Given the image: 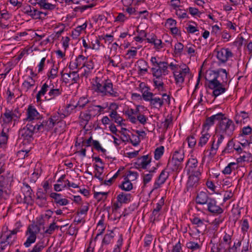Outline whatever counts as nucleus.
<instances>
[{
    "label": "nucleus",
    "instance_id": "f257e3e1",
    "mask_svg": "<svg viewBox=\"0 0 252 252\" xmlns=\"http://www.w3.org/2000/svg\"><path fill=\"white\" fill-rule=\"evenodd\" d=\"M93 80V90L101 96L114 97L119 96V93L113 88V84L110 79L108 78L102 80L95 77Z\"/></svg>",
    "mask_w": 252,
    "mask_h": 252
},
{
    "label": "nucleus",
    "instance_id": "f03ea898",
    "mask_svg": "<svg viewBox=\"0 0 252 252\" xmlns=\"http://www.w3.org/2000/svg\"><path fill=\"white\" fill-rule=\"evenodd\" d=\"M234 240L233 231L225 232L222 239L213 245L211 252H220L222 250L224 252H236V243Z\"/></svg>",
    "mask_w": 252,
    "mask_h": 252
},
{
    "label": "nucleus",
    "instance_id": "7ed1b4c3",
    "mask_svg": "<svg viewBox=\"0 0 252 252\" xmlns=\"http://www.w3.org/2000/svg\"><path fill=\"white\" fill-rule=\"evenodd\" d=\"M35 131V126H33L27 124L25 126L19 130V138L22 140L24 144L30 143L33 140V134Z\"/></svg>",
    "mask_w": 252,
    "mask_h": 252
},
{
    "label": "nucleus",
    "instance_id": "20e7f679",
    "mask_svg": "<svg viewBox=\"0 0 252 252\" xmlns=\"http://www.w3.org/2000/svg\"><path fill=\"white\" fill-rule=\"evenodd\" d=\"M219 128L222 133H225L228 135L232 134L235 129V126L232 120L223 116L219 120Z\"/></svg>",
    "mask_w": 252,
    "mask_h": 252
},
{
    "label": "nucleus",
    "instance_id": "39448f33",
    "mask_svg": "<svg viewBox=\"0 0 252 252\" xmlns=\"http://www.w3.org/2000/svg\"><path fill=\"white\" fill-rule=\"evenodd\" d=\"M205 87L206 88L213 90V96H215V97L224 93L225 91V89L223 87L222 83L219 80L215 81L210 80L209 84H205Z\"/></svg>",
    "mask_w": 252,
    "mask_h": 252
},
{
    "label": "nucleus",
    "instance_id": "423d86ee",
    "mask_svg": "<svg viewBox=\"0 0 252 252\" xmlns=\"http://www.w3.org/2000/svg\"><path fill=\"white\" fill-rule=\"evenodd\" d=\"M224 139V136L222 134H216L213 136L211 140V146L210 149L208 157L212 158L217 154V151L219 148L220 145L222 143Z\"/></svg>",
    "mask_w": 252,
    "mask_h": 252
},
{
    "label": "nucleus",
    "instance_id": "0eeeda50",
    "mask_svg": "<svg viewBox=\"0 0 252 252\" xmlns=\"http://www.w3.org/2000/svg\"><path fill=\"white\" fill-rule=\"evenodd\" d=\"M42 118V116L38 112L35 108L32 106L29 105L27 110V117L24 120L28 122L27 124L32 125V121L33 120H40Z\"/></svg>",
    "mask_w": 252,
    "mask_h": 252
},
{
    "label": "nucleus",
    "instance_id": "6e6552de",
    "mask_svg": "<svg viewBox=\"0 0 252 252\" xmlns=\"http://www.w3.org/2000/svg\"><path fill=\"white\" fill-rule=\"evenodd\" d=\"M223 116V113H218L216 115H213L206 119L205 122L203 125L202 132L208 131L210 127L214 125L215 121H219V120Z\"/></svg>",
    "mask_w": 252,
    "mask_h": 252
},
{
    "label": "nucleus",
    "instance_id": "1a4fd4ad",
    "mask_svg": "<svg viewBox=\"0 0 252 252\" xmlns=\"http://www.w3.org/2000/svg\"><path fill=\"white\" fill-rule=\"evenodd\" d=\"M118 108V106L116 103L113 102L111 103L110 105L108 108L109 110H112L110 114H109V116L113 119L114 120V122L116 123H117L119 126L123 125V119L118 114L116 110Z\"/></svg>",
    "mask_w": 252,
    "mask_h": 252
},
{
    "label": "nucleus",
    "instance_id": "9d476101",
    "mask_svg": "<svg viewBox=\"0 0 252 252\" xmlns=\"http://www.w3.org/2000/svg\"><path fill=\"white\" fill-rule=\"evenodd\" d=\"M207 204V209L209 212L214 214L220 215L223 212V209L217 205V201L215 198H211L209 200Z\"/></svg>",
    "mask_w": 252,
    "mask_h": 252
},
{
    "label": "nucleus",
    "instance_id": "9b49d317",
    "mask_svg": "<svg viewBox=\"0 0 252 252\" xmlns=\"http://www.w3.org/2000/svg\"><path fill=\"white\" fill-rule=\"evenodd\" d=\"M47 193L41 189H39L36 193L35 203L40 208L45 206L47 204Z\"/></svg>",
    "mask_w": 252,
    "mask_h": 252
},
{
    "label": "nucleus",
    "instance_id": "f8f14e48",
    "mask_svg": "<svg viewBox=\"0 0 252 252\" xmlns=\"http://www.w3.org/2000/svg\"><path fill=\"white\" fill-rule=\"evenodd\" d=\"M169 176V174L165 170H162L157 179L156 180L153 186L152 191L157 189L163 184Z\"/></svg>",
    "mask_w": 252,
    "mask_h": 252
},
{
    "label": "nucleus",
    "instance_id": "ddd939ff",
    "mask_svg": "<svg viewBox=\"0 0 252 252\" xmlns=\"http://www.w3.org/2000/svg\"><path fill=\"white\" fill-rule=\"evenodd\" d=\"M39 229L37 228V232L33 231L30 227H28L27 231V234L29 233V236L28 237L27 240L24 243V245L25 247H29L32 244L35 242L36 239V233L39 232Z\"/></svg>",
    "mask_w": 252,
    "mask_h": 252
},
{
    "label": "nucleus",
    "instance_id": "4468645a",
    "mask_svg": "<svg viewBox=\"0 0 252 252\" xmlns=\"http://www.w3.org/2000/svg\"><path fill=\"white\" fill-rule=\"evenodd\" d=\"M232 54L230 50L228 48L221 49L217 53V57L218 60L222 63H225L227 59L232 57Z\"/></svg>",
    "mask_w": 252,
    "mask_h": 252
},
{
    "label": "nucleus",
    "instance_id": "2eb2a0df",
    "mask_svg": "<svg viewBox=\"0 0 252 252\" xmlns=\"http://www.w3.org/2000/svg\"><path fill=\"white\" fill-rule=\"evenodd\" d=\"M65 77H64L63 82L65 84L70 83V81H71V84L75 83L79 80L78 71H72L69 73H65Z\"/></svg>",
    "mask_w": 252,
    "mask_h": 252
},
{
    "label": "nucleus",
    "instance_id": "dca6fc26",
    "mask_svg": "<svg viewBox=\"0 0 252 252\" xmlns=\"http://www.w3.org/2000/svg\"><path fill=\"white\" fill-rule=\"evenodd\" d=\"M89 102V99L85 97H80L77 102L75 104H69L67 107H71V109L77 108L78 110L82 109Z\"/></svg>",
    "mask_w": 252,
    "mask_h": 252
},
{
    "label": "nucleus",
    "instance_id": "f3484780",
    "mask_svg": "<svg viewBox=\"0 0 252 252\" xmlns=\"http://www.w3.org/2000/svg\"><path fill=\"white\" fill-rule=\"evenodd\" d=\"M35 4H38L40 8L53 10L55 9L56 5L48 2V0H34Z\"/></svg>",
    "mask_w": 252,
    "mask_h": 252
},
{
    "label": "nucleus",
    "instance_id": "a211bd4d",
    "mask_svg": "<svg viewBox=\"0 0 252 252\" xmlns=\"http://www.w3.org/2000/svg\"><path fill=\"white\" fill-rule=\"evenodd\" d=\"M212 197L208 196L207 192L200 191L196 197V202L200 205L206 204Z\"/></svg>",
    "mask_w": 252,
    "mask_h": 252
},
{
    "label": "nucleus",
    "instance_id": "6ab92c4d",
    "mask_svg": "<svg viewBox=\"0 0 252 252\" xmlns=\"http://www.w3.org/2000/svg\"><path fill=\"white\" fill-rule=\"evenodd\" d=\"M1 118H2V122L5 124L11 123L13 119L16 121V119L13 117L10 109L8 108H5V112L1 114Z\"/></svg>",
    "mask_w": 252,
    "mask_h": 252
},
{
    "label": "nucleus",
    "instance_id": "aec40b11",
    "mask_svg": "<svg viewBox=\"0 0 252 252\" xmlns=\"http://www.w3.org/2000/svg\"><path fill=\"white\" fill-rule=\"evenodd\" d=\"M132 195L129 193L121 192L117 197V200L120 204H126L131 201Z\"/></svg>",
    "mask_w": 252,
    "mask_h": 252
},
{
    "label": "nucleus",
    "instance_id": "412c9836",
    "mask_svg": "<svg viewBox=\"0 0 252 252\" xmlns=\"http://www.w3.org/2000/svg\"><path fill=\"white\" fill-rule=\"evenodd\" d=\"M14 244V243L9 240L5 236V234H1L0 237V252L5 250L8 246H11Z\"/></svg>",
    "mask_w": 252,
    "mask_h": 252
},
{
    "label": "nucleus",
    "instance_id": "4be33fe9",
    "mask_svg": "<svg viewBox=\"0 0 252 252\" xmlns=\"http://www.w3.org/2000/svg\"><path fill=\"white\" fill-rule=\"evenodd\" d=\"M168 63L166 62H159V65L158 67H153L151 68V71L153 72V69H157L158 71H160L161 75L165 76L168 74Z\"/></svg>",
    "mask_w": 252,
    "mask_h": 252
},
{
    "label": "nucleus",
    "instance_id": "5701e85b",
    "mask_svg": "<svg viewBox=\"0 0 252 252\" xmlns=\"http://www.w3.org/2000/svg\"><path fill=\"white\" fill-rule=\"evenodd\" d=\"M237 154L240 155V157L237 158V162L249 161L251 158V154L249 153L242 152V149L240 147H237Z\"/></svg>",
    "mask_w": 252,
    "mask_h": 252
},
{
    "label": "nucleus",
    "instance_id": "b1692460",
    "mask_svg": "<svg viewBox=\"0 0 252 252\" xmlns=\"http://www.w3.org/2000/svg\"><path fill=\"white\" fill-rule=\"evenodd\" d=\"M205 78V83L209 84L210 80H217L219 78V72L214 70H211L207 72Z\"/></svg>",
    "mask_w": 252,
    "mask_h": 252
},
{
    "label": "nucleus",
    "instance_id": "393cba45",
    "mask_svg": "<svg viewBox=\"0 0 252 252\" xmlns=\"http://www.w3.org/2000/svg\"><path fill=\"white\" fill-rule=\"evenodd\" d=\"M119 188L126 191H129L133 189V185L131 181L126 177L124 181L119 185Z\"/></svg>",
    "mask_w": 252,
    "mask_h": 252
},
{
    "label": "nucleus",
    "instance_id": "a878e982",
    "mask_svg": "<svg viewBox=\"0 0 252 252\" xmlns=\"http://www.w3.org/2000/svg\"><path fill=\"white\" fill-rule=\"evenodd\" d=\"M199 178L194 176L190 175L187 184V190H189L190 189L196 187L198 184Z\"/></svg>",
    "mask_w": 252,
    "mask_h": 252
},
{
    "label": "nucleus",
    "instance_id": "bb28decb",
    "mask_svg": "<svg viewBox=\"0 0 252 252\" xmlns=\"http://www.w3.org/2000/svg\"><path fill=\"white\" fill-rule=\"evenodd\" d=\"M152 75L154 77H155V78L153 79L154 85L160 84L163 82V75H161L160 71H158V70L154 69H153Z\"/></svg>",
    "mask_w": 252,
    "mask_h": 252
},
{
    "label": "nucleus",
    "instance_id": "cd10ccee",
    "mask_svg": "<svg viewBox=\"0 0 252 252\" xmlns=\"http://www.w3.org/2000/svg\"><path fill=\"white\" fill-rule=\"evenodd\" d=\"M47 81L45 82L42 86L41 90L38 92L36 95V98L37 102H40L41 101V96L44 95L47 92L48 88L50 86L48 84Z\"/></svg>",
    "mask_w": 252,
    "mask_h": 252
},
{
    "label": "nucleus",
    "instance_id": "c85d7f7f",
    "mask_svg": "<svg viewBox=\"0 0 252 252\" xmlns=\"http://www.w3.org/2000/svg\"><path fill=\"white\" fill-rule=\"evenodd\" d=\"M149 102L153 107L156 108H161L163 105V100L158 97H152Z\"/></svg>",
    "mask_w": 252,
    "mask_h": 252
},
{
    "label": "nucleus",
    "instance_id": "c756f323",
    "mask_svg": "<svg viewBox=\"0 0 252 252\" xmlns=\"http://www.w3.org/2000/svg\"><path fill=\"white\" fill-rule=\"evenodd\" d=\"M249 119V114L245 111H241L239 114H237V124H246Z\"/></svg>",
    "mask_w": 252,
    "mask_h": 252
},
{
    "label": "nucleus",
    "instance_id": "7c9ffc66",
    "mask_svg": "<svg viewBox=\"0 0 252 252\" xmlns=\"http://www.w3.org/2000/svg\"><path fill=\"white\" fill-rule=\"evenodd\" d=\"M174 77L176 84L179 87H181L185 80V76L182 74V72L181 71L174 72Z\"/></svg>",
    "mask_w": 252,
    "mask_h": 252
},
{
    "label": "nucleus",
    "instance_id": "2f4dec72",
    "mask_svg": "<svg viewBox=\"0 0 252 252\" xmlns=\"http://www.w3.org/2000/svg\"><path fill=\"white\" fill-rule=\"evenodd\" d=\"M19 231V229L16 228L12 230H10L8 232V233L6 234V232H2V234H5V237L7 238V239L11 241L14 243L16 240V234L17 232Z\"/></svg>",
    "mask_w": 252,
    "mask_h": 252
},
{
    "label": "nucleus",
    "instance_id": "473e14b6",
    "mask_svg": "<svg viewBox=\"0 0 252 252\" xmlns=\"http://www.w3.org/2000/svg\"><path fill=\"white\" fill-rule=\"evenodd\" d=\"M138 64V71L141 73L142 72H147L149 67L148 63L144 60H139L137 61Z\"/></svg>",
    "mask_w": 252,
    "mask_h": 252
},
{
    "label": "nucleus",
    "instance_id": "72a5a7b5",
    "mask_svg": "<svg viewBox=\"0 0 252 252\" xmlns=\"http://www.w3.org/2000/svg\"><path fill=\"white\" fill-rule=\"evenodd\" d=\"M150 88H146L145 90H141V92L142 94V97L146 101H150L152 97L155 95L153 93L150 92Z\"/></svg>",
    "mask_w": 252,
    "mask_h": 252
},
{
    "label": "nucleus",
    "instance_id": "f704fd0d",
    "mask_svg": "<svg viewBox=\"0 0 252 252\" xmlns=\"http://www.w3.org/2000/svg\"><path fill=\"white\" fill-rule=\"evenodd\" d=\"M87 24L84 23L81 26H78L76 27V28L72 32V36L73 38H76L78 36H79L81 31L85 30L87 28Z\"/></svg>",
    "mask_w": 252,
    "mask_h": 252
},
{
    "label": "nucleus",
    "instance_id": "c9c22d12",
    "mask_svg": "<svg viewBox=\"0 0 252 252\" xmlns=\"http://www.w3.org/2000/svg\"><path fill=\"white\" fill-rule=\"evenodd\" d=\"M190 221L193 224L196 225L197 227L206 226L205 222L206 221L204 219H200L199 217H194L190 219Z\"/></svg>",
    "mask_w": 252,
    "mask_h": 252
},
{
    "label": "nucleus",
    "instance_id": "e433bc0d",
    "mask_svg": "<svg viewBox=\"0 0 252 252\" xmlns=\"http://www.w3.org/2000/svg\"><path fill=\"white\" fill-rule=\"evenodd\" d=\"M201 133L202 136L200 138L198 144L199 146L202 147L207 143L209 137H210V135L209 134V133H208V131H205L203 132H202V131Z\"/></svg>",
    "mask_w": 252,
    "mask_h": 252
},
{
    "label": "nucleus",
    "instance_id": "4c0bfd02",
    "mask_svg": "<svg viewBox=\"0 0 252 252\" xmlns=\"http://www.w3.org/2000/svg\"><path fill=\"white\" fill-rule=\"evenodd\" d=\"M172 159L178 161V162H182L184 158V153L182 150L176 151L172 156Z\"/></svg>",
    "mask_w": 252,
    "mask_h": 252
},
{
    "label": "nucleus",
    "instance_id": "58836bf2",
    "mask_svg": "<svg viewBox=\"0 0 252 252\" xmlns=\"http://www.w3.org/2000/svg\"><path fill=\"white\" fill-rule=\"evenodd\" d=\"M181 162L172 158L168 160L167 166L169 167L172 171L177 170L179 168Z\"/></svg>",
    "mask_w": 252,
    "mask_h": 252
},
{
    "label": "nucleus",
    "instance_id": "ea45409f",
    "mask_svg": "<svg viewBox=\"0 0 252 252\" xmlns=\"http://www.w3.org/2000/svg\"><path fill=\"white\" fill-rule=\"evenodd\" d=\"M108 192H94V197L98 202L106 199Z\"/></svg>",
    "mask_w": 252,
    "mask_h": 252
},
{
    "label": "nucleus",
    "instance_id": "a19ab883",
    "mask_svg": "<svg viewBox=\"0 0 252 252\" xmlns=\"http://www.w3.org/2000/svg\"><path fill=\"white\" fill-rule=\"evenodd\" d=\"M235 142L233 141V139L229 140L226 145L225 148L223 150V153H230L233 151L234 150H236L235 147Z\"/></svg>",
    "mask_w": 252,
    "mask_h": 252
},
{
    "label": "nucleus",
    "instance_id": "79ce46f5",
    "mask_svg": "<svg viewBox=\"0 0 252 252\" xmlns=\"http://www.w3.org/2000/svg\"><path fill=\"white\" fill-rule=\"evenodd\" d=\"M140 165L141 168L145 169L147 165L151 162V159H149L148 155L143 156L140 158Z\"/></svg>",
    "mask_w": 252,
    "mask_h": 252
},
{
    "label": "nucleus",
    "instance_id": "37998d69",
    "mask_svg": "<svg viewBox=\"0 0 252 252\" xmlns=\"http://www.w3.org/2000/svg\"><path fill=\"white\" fill-rule=\"evenodd\" d=\"M52 86L53 87H54L53 84ZM62 91L59 89H54L53 88H51L48 93V95L50 98H48V100L54 98L55 97L60 95Z\"/></svg>",
    "mask_w": 252,
    "mask_h": 252
},
{
    "label": "nucleus",
    "instance_id": "c03bdc74",
    "mask_svg": "<svg viewBox=\"0 0 252 252\" xmlns=\"http://www.w3.org/2000/svg\"><path fill=\"white\" fill-rule=\"evenodd\" d=\"M30 81L25 80L22 84V87L26 89L27 91L34 85L35 81L32 77H29Z\"/></svg>",
    "mask_w": 252,
    "mask_h": 252
},
{
    "label": "nucleus",
    "instance_id": "a18cd8bd",
    "mask_svg": "<svg viewBox=\"0 0 252 252\" xmlns=\"http://www.w3.org/2000/svg\"><path fill=\"white\" fill-rule=\"evenodd\" d=\"M87 60L88 57H86L82 55H79L76 57L75 61H76V63H77V65L79 67L81 65H82V66L81 67V68H82V67H84V64Z\"/></svg>",
    "mask_w": 252,
    "mask_h": 252
},
{
    "label": "nucleus",
    "instance_id": "49530a36",
    "mask_svg": "<svg viewBox=\"0 0 252 252\" xmlns=\"http://www.w3.org/2000/svg\"><path fill=\"white\" fill-rule=\"evenodd\" d=\"M186 247L188 249L191 250L192 251L201 249V245L198 243L193 241H189L187 243Z\"/></svg>",
    "mask_w": 252,
    "mask_h": 252
},
{
    "label": "nucleus",
    "instance_id": "de8ad7c7",
    "mask_svg": "<svg viewBox=\"0 0 252 252\" xmlns=\"http://www.w3.org/2000/svg\"><path fill=\"white\" fill-rule=\"evenodd\" d=\"M164 149V147L162 146L156 149L154 152V158L156 160H158L161 157L163 154Z\"/></svg>",
    "mask_w": 252,
    "mask_h": 252
},
{
    "label": "nucleus",
    "instance_id": "09e8293b",
    "mask_svg": "<svg viewBox=\"0 0 252 252\" xmlns=\"http://www.w3.org/2000/svg\"><path fill=\"white\" fill-rule=\"evenodd\" d=\"M252 131V128L250 126H244L240 131L239 136L240 137L248 135L251 133Z\"/></svg>",
    "mask_w": 252,
    "mask_h": 252
},
{
    "label": "nucleus",
    "instance_id": "8fccbe9b",
    "mask_svg": "<svg viewBox=\"0 0 252 252\" xmlns=\"http://www.w3.org/2000/svg\"><path fill=\"white\" fill-rule=\"evenodd\" d=\"M153 176V174L150 173V172H148L147 173H143V182L144 186L149 183L152 180Z\"/></svg>",
    "mask_w": 252,
    "mask_h": 252
},
{
    "label": "nucleus",
    "instance_id": "3c124183",
    "mask_svg": "<svg viewBox=\"0 0 252 252\" xmlns=\"http://www.w3.org/2000/svg\"><path fill=\"white\" fill-rule=\"evenodd\" d=\"M114 237V235L113 234V231H111L110 233L109 234H106L105 235L103 240H102V244L108 245L109 244L113 238Z\"/></svg>",
    "mask_w": 252,
    "mask_h": 252
},
{
    "label": "nucleus",
    "instance_id": "603ef678",
    "mask_svg": "<svg viewBox=\"0 0 252 252\" xmlns=\"http://www.w3.org/2000/svg\"><path fill=\"white\" fill-rule=\"evenodd\" d=\"M23 185L24 186V188H23L24 193H25L27 195H28L29 198L31 199V195L32 194V189L31 187L28 184L25 182L23 183Z\"/></svg>",
    "mask_w": 252,
    "mask_h": 252
},
{
    "label": "nucleus",
    "instance_id": "864d4df0",
    "mask_svg": "<svg viewBox=\"0 0 252 252\" xmlns=\"http://www.w3.org/2000/svg\"><path fill=\"white\" fill-rule=\"evenodd\" d=\"M59 226L56 225V222L54 221L50 224L48 228L44 231L45 234H52L56 229L59 228Z\"/></svg>",
    "mask_w": 252,
    "mask_h": 252
},
{
    "label": "nucleus",
    "instance_id": "5fc2aeb1",
    "mask_svg": "<svg viewBox=\"0 0 252 252\" xmlns=\"http://www.w3.org/2000/svg\"><path fill=\"white\" fill-rule=\"evenodd\" d=\"M123 235L122 234H120L119 236V238L117 242V245L115 246L113 252H121V247L123 244Z\"/></svg>",
    "mask_w": 252,
    "mask_h": 252
},
{
    "label": "nucleus",
    "instance_id": "6e6d98bb",
    "mask_svg": "<svg viewBox=\"0 0 252 252\" xmlns=\"http://www.w3.org/2000/svg\"><path fill=\"white\" fill-rule=\"evenodd\" d=\"M49 130L48 124L47 120H43L42 122L39 121V124L37 126V131L41 130Z\"/></svg>",
    "mask_w": 252,
    "mask_h": 252
},
{
    "label": "nucleus",
    "instance_id": "4d7b16f0",
    "mask_svg": "<svg viewBox=\"0 0 252 252\" xmlns=\"http://www.w3.org/2000/svg\"><path fill=\"white\" fill-rule=\"evenodd\" d=\"M236 163L235 162H230L228 164L227 166L225 167V168L222 171V172L224 174H230L233 170H234V168L233 167V166L236 165Z\"/></svg>",
    "mask_w": 252,
    "mask_h": 252
},
{
    "label": "nucleus",
    "instance_id": "13d9d810",
    "mask_svg": "<svg viewBox=\"0 0 252 252\" xmlns=\"http://www.w3.org/2000/svg\"><path fill=\"white\" fill-rule=\"evenodd\" d=\"M242 231L245 233L248 231L249 228V224L247 219H244L240 223Z\"/></svg>",
    "mask_w": 252,
    "mask_h": 252
},
{
    "label": "nucleus",
    "instance_id": "bf43d9fd",
    "mask_svg": "<svg viewBox=\"0 0 252 252\" xmlns=\"http://www.w3.org/2000/svg\"><path fill=\"white\" fill-rule=\"evenodd\" d=\"M176 14L178 16V17L180 19H184L186 18H188V15L187 13L186 10H183L181 9H176Z\"/></svg>",
    "mask_w": 252,
    "mask_h": 252
},
{
    "label": "nucleus",
    "instance_id": "052dcab7",
    "mask_svg": "<svg viewBox=\"0 0 252 252\" xmlns=\"http://www.w3.org/2000/svg\"><path fill=\"white\" fill-rule=\"evenodd\" d=\"M44 247L42 243H37L33 247L32 250L29 249V252H40Z\"/></svg>",
    "mask_w": 252,
    "mask_h": 252
},
{
    "label": "nucleus",
    "instance_id": "680f3d73",
    "mask_svg": "<svg viewBox=\"0 0 252 252\" xmlns=\"http://www.w3.org/2000/svg\"><path fill=\"white\" fill-rule=\"evenodd\" d=\"M58 68L57 67L54 68L53 65V68L51 69L50 72L47 74L49 79H54L57 76Z\"/></svg>",
    "mask_w": 252,
    "mask_h": 252
},
{
    "label": "nucleus",
    "instance_id": "e2e57ef3",
    "mask_svg": "<svg viewBox=\"0 0 252 252\" xmlns=\"http://www.w3.org/2000/svg\"><path fill=\"white\" fill-rule=\"evenodd\" d=\"M40 11H39L36 8L33 7L30 16L34 19H40L41 17L40 16Z\"/></svg>",
    "mask_w": 252,
    "mask_h": 252
},
{
    "label": "nucleus",
    "instance_id": "0e129e2a",
    "mask_svg": "<svg viewBox=\"0 0 252 252\" xmlns=\"http://www.w3.org/2000/svg\"><path fill=\"white\" fill-rule=\"evenodd\" d=\"M0 136L1 137V139L0 140V145L5 144L7 142L8 136L3 129L1 131Z\"/></svg>",
    "mask_w": 252,
    "mask_h": 252
},
{
    "label": "nucleus",
    "instance_id": "69168bd1",
    "mask_svg": "<svg viewBox=\"0 0 252 252\" xmlns=\"http://www.w3.org/2000/svg\"><path fill=\"white\" fill-rule=\"evenodd\" d=\"M184 48V45L181 42H178L174 46L175 53L181 54Z\"/></svg>",
    "mask_w": 252,
    "mask_h": 252
},
{
    "label": "nucleus",
    "instance_id": "338daca9",
    "mask_svg": "<svg viewBox=\"0 0 252 252\" xmlns=\"http://www.w3.org/2000/svg\"><path fill=\"white\" fill-rule=\"evenodd\" d=\"M57 116H53L49 118L48 121V128L50 129L52 128L56 123V121L58 120Z\"/></svg>",
    "mask_w": 252,
    "mask_h": 252
},
{
    "label": "nucleus",
    "instance_id": "774afa93",
    "mask_svg": "<svg viewBox=\"0 0 252 252\" xmlns=\"http://www.w3.org/2000/svg\"><path fill=\"white\" fill-rule=\"evenodd\" d=\"M29 152V150H21L17 152V156L19 158L24 159L28 157V154Z\"/></svg>",
    "mask_w": 252,
    "mask_h": 252
}]
</instances>
